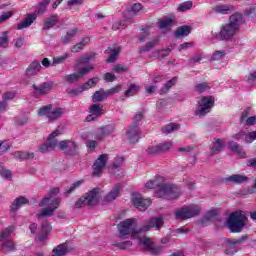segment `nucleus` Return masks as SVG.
Returning <instances> with one entry per match:
<instances>
[{
    "label": "nucleus",
    "mask_w": 256,
    "mask_h": 256,
    "mask_svg": "<svg viewBox=\"0 0 256 256\" xmlns=\"http://www.w3.org/2000/svg\"><path fill=\"white\" fill-rule=\"evenodd\" d=\"M191 33V27L190 26H181L175 31L176 37H187Z\"/></svg>",
    "instance_id": "nucleus-36"
},
{
    "label": "nucleus",
    "mask_w": 256,
    "mask_h": 256,
    "mask_svg": "<svg viewBox=\"0 0 256 256\" xmlns=\"http://www.w3.org/2000/svg\"><path fill=\"white\" fill-rule=\"evenodd\" d=\"M228 148L234 153H237V155H239V157H241L242 159H245V157H247V153L245 152V150H243V147H241V145L234 141L228 143Z\"/></svg>",
    "instance_id": "nucleus-25"
},
{
    "label": "nucleus",
    "mask_w": 256,
    "mask_h": 256,
    "mask_svg": "<svg viewBox=\"0 0 256 256\" xmlns=\"http://www.w3.org/2000/svg\"><path fill=\"white\" fill-rule=\"evenodd\" d=\"M63 113H65V110L63 108H53V105L51 104L41 107L38 111V115L40 117L45 116L50 122L61 119V117H63Z\"/></svg>",
    "instance_id": "nucleus-7"
},
{
    "label": "nucleus",
    "mask_w": 256,
    "mask_h": 256,
    "mask_svg": "<svg viewBox=\"0 0 256 256\" xmlns=\"http://www.w3.org/2000/svg\"><path fill=\"white\" fill-rule=\"evenodd\" d=\"M244 241H247V236H242L240 239H228L225 249L226 255H235L237 252V245H241Z\"/></svg>",
    "instance_id": "nucleus-15"
},
{
    "label": "nucleus",
    "mask_w": 256,
    "mask_h": 256,
    "mask_svg": "<svg viewBox=\"0 0 256 256\" xmlns=\"http://www.w3.org/2000/svg\"><path fill=\"white\" fill-rule=\"evenodd\" d=\"M164 181L163 177L158 176L154 180L148 181L146 187L147 189H157L156 197L161 199H177L181 195L179 188L173 184L164 183Z\"/></svg>",
    "instance_id": "nucleus-3"
},
{
    "label": "nucleus",
    "mask_w": 256,
    "mask_h": 256,
    "mask_svg": "<svg viewBox=\"0 0 256 256\" xmlns=\"http://www.w3.org/2000/svg\"><path fill=\"white\" fill-rule=\"evenodd\" d=\"M111 133H113V128L111 126H104L98 129L95 139L101 141L102 139H105V137H109Z\"/></svg>",
    "instance_id": "nucleus-27"
},
{
    "label": "nucleus",
    "mask_w": 256,
    "mask_h": 256,
    "mask_svg": "<svg viewBox=\"0 0 256 256\" xmlns=\"http://www.w3.org/2000/svg\"><path fill=\"white\" fill-rule=\"evenodd\" d=\"M103 113V106L101 104H93L90 106V115L86 117V121H95V119H97V117H101Z\"/></svg>",
    "instance_id": "nucleus-17"
},
{
    "label": "nucleus",
    "mask_w": 256,
    "mask_h": 256,
    "mask_svg": "<svg viewBox=\"0 0 256 256\" xmlns=\"http://www.w3.org/2000/svg\"><path fill=\"white\" fill-rule=\"evenodd\" d=\"M69 59V54H64L63 56H60L58 58L54 59V63L60 64V63H65Z\"/></svg>",
    "instance_id": "nucleus-62"
},
{
    "label": "nucleus",
    "mask_w": 256,
    "mask_h": 256,
    "mask_svg": "<svg viewBox=\"0 0 256 256\" xmlns=\"http://www.w3.org/2000/svg\"><path fill=\"white\" fill-rule=\"evenodd\" d=\"M18 159H33L35 154L33 152H16Z\"/></svg>",
    "instance_id": "nucleus-44"
},
{
    "label": "nucleus",
    "mask_w": 256,
    "mask_h": 256,
    "mask_svg": "<svg viewBox=\"0 0 256 256\" xmlns=\"http://www.w3.org/2000/svg\"><path fill=\"white\" fill-rule=\"evenodd\" d=\"M27 203H29V199L20 196L12 203L11 211H17L20 207H23V205H27Z\"/></svg>",
    "instance_id": "nucleus-31"
},
{
    "label": "nucleus",
    "mask_w": 256,
    "mask_h": 256,
    "mask_svg": "<svg viewBox=\"0 0 256 256\" xmlns=\"http://www.w3.org/2000/svg\"><path fill=\"white\" fill-rule=\"evenodd\" d=\"M59 135H61V131L59 130L52 132L48 136L47 141L39 146L40 153L55 151V148L58 146V149L61 151H67L69 155H77V150L79 149L77 143L71 140H63L58 143L57 138L55 137H59Z\"/></svg>",
    "instance_id": "nucleus-2"
},
{
    "label": "nucleus",
    "mask_w": 256,
    "mask_h": 256,
    "mask_svg": "<svg viewBox=\"0 0 256 256\" xmlns=\"http://www.w3.org/2000/svg\"><path fill=\"white\" fill-rule=\"evenodd\" d=\"M171 23H173V20L172 19H165L161 22H159V28L160 29H167L169 27H171Z\"/></svg>",
    "instance_id": "nucleus-55"
},
{
    "label": "nucleus",
    "mask_w": 256,
    "mask_h": 256,
    "mask_svg": "<svg viewBox=\"0 0 256 256\" xmlns=\"http://www.w3.org/2000/svg\"><path fill=\"white\" fill-rule=\"evenodd\" d=\"M116 79H117V76H115V74H113V73H106L104 75V80L107 83H113V81H115Z\"/></svg>",
    "instance_id": "nucleus-58"
},
{
    "label": "nucleus",
    "mask_w": 256,
    "mask_h": 256,
    "mask_svg": "<svg viewBox=\"0 0 256 256\" xmlns=\"http://www.w3.org/2000/svg\"><path fill=\"white\" fill-rule=\"evenodd\" d=\"M59 187H55L50 189L48 192V197H45L41 200L39 203L40 207L48 206L44 209H42L36 217L38 219H41L43 217H51L55 213L56 209H59V205H61V199L60 198H53L56 197V195H59Z\"/></svg>",
    "instance_id": "nucleus-4"
},
{
    "label": "nucleus",
    "mask_w": 256,
    "mask_h": 256,
    "mask_svg": "<svg viewBox=\"0 0 256 256\" xmlns=\"http://www.w3.org/2000/svg\"><path fill=\"white\" fill-rule=\"evenodd\" d=\"M201 213V207L199 206H186L176 211V219L185 221V219H191L192 217H197Z\"/></svg>",
    "instance_id": "nucleus-9"
},
{
    "label": "nucleus",
    "mask_w": 256,
    "mask_h": 256,
    "mask_svg": "<svg viewBox=\"0 0 256 256\" xmlns=\"http://www.w3.org/2000/svg\"><path fill=\"white\" fill-rule=\"evenodd\" d=\"M227 55L226 51H216L213 53L211 59L212 61H221Z\"/></svg>",
    "instance_id": "nucleus-48"
},
{
    "label": "nucleus",
    "mask_w": 256,
    "mask_h": 256,
    "mask_svg": "<svg viewBox=\"0 0 256 256\" xmlns=\"http://www.w3.org/2000/svg\"><path fill=\"white\" fill-rule=\"evenodd\" d=\"M139 85L137 84H130L128 89L125 91L124 95L126 97H133V95H137L139 93Z\"/></svg>",
    "instance_id": "nucleus-35"
},
{
    "label": "nucleus",
    "mask_w": 256,
    "mask_h": 256,
    "mask_svg": "<svg viewBox=\"0 0 256 256\" xmlns=\"http://www.w3.org/2000/svg\"><path fill=\"white\" fill-rule=\"evenodd\" d=\"M141 134V131L139 130V126L135 124L133 127H131L127 131V137L130 143H137L139 141V135Z\"/></svg>",
    "instance_id": "nucleus-21"
},
{
    "label": "nucleus",
    "mask_w": 256,
    "mask_h": 256,
    "mask_svg": "<svg viewBox=\"0 0 256 256\" xmlns=\"http://www.w3.org/2000/svg\"><path fill=\"white\" fill-rule=\"evenodd\" d=\"M193 146H184L178 148L179 153H191L193 151Z\"/></svg>",
    "instance_id": "nucleus-64"
},
{
    "label": "nucleus",
    "mask_w": 256,
    "mask_h": 256,
    "mask_svg": "<svg viewBox=\"0 0 256 256\" xmlns=\"http://www.w3.org/2000/svg\"><path fill=\"white\" fill-rule=\"evenodd\" d=\"M119 91H121V85H117L111 89H108L105 93L107 97H109L111 95H115V93H119Z\"/></svg>",
    "instance_id": "nucleus-56"
},
{
    "label": "nucleus",
    "mask_w": 256,
    "mask_h": 256,
    "mask_svg": "<svg viewBox=\"0 0 256 256\" xmlns=\"http://www.w3.org/2000/svg\"><path fill=\"white\" fill-rule=\"evenodd\" d=\"M36 19H37L36 14H28L27 17L18 24L17 29L21 30V29H27V27H31V25H33Z\"/></svg>",
    "instance_id": "nucleus-24"
},
{
    "label": "nucleus",
    "mask_w": 256,
    "mask_h": 256,
    "mask_svg": "<svg viewBox=\"0 0 256 256\" xmlns=\"http://www.w3.org/2000/svg\"><path fill=\"white\" fill-rule=\"evenodd\" d=\"M191 7H193V2L186 1L179 5L178 11H189V9H191Z\"/></svg>",
    "instance_id": "nucleus-50"
},
{
    "label": "nucleus",
    "mask_w": 256,
    "mask_h": 256,
    "mask_svg": "<svg viewBox=\"0 0 256 256\" xmlns=\"http://www.w3.org/2000/svg\"><path fill=\"white\" fill-rule=\"evenodd\" d=\"M98 82H99V78H97V77L89 79V80L82 86V91H85V90H87V89H90V87H93V86L97 85Z\"/></svg>",
    "instance_id": "nucleus-43"
},
{
    "label": "nucleus",
    "mask_w": 256,
    "mask_h": 256,
    "mask_svg": "<svg viewBox=\"0 0 256 256\" xmlns=\"http://www.w3.org/2000/svg\"><path fill=\"white\" fill-rule=\"evenodd\" d=\"M146 153H148V155H159V153H161L159 150V145L148 147Z\"/></svg>",
    "instance_id": "nucleus-54"
},
{
    "label": "nucleus",
    "mask_w": 256,
    "mask_h": 256,
    "mask_svg": "<svg viewBox=\"0 0 256 256\" xmlns=\"http://www.w3.org/2000/svg\"><path fill=\"white\" fill-rule=\"evenodd\" d=\"M121 189H123V185L121 184H116L111 191L104 196L103 201L104 203H111L112 201H115L117 197L121 194Z\"/></svg>",
    "instance_id": "nucleus-18"
},
{
    "label": "nucleus",
    "mask_w": 256,
    "mask_h": 256,
    "mask_svg": "<svg viewBox=\"0 0 256 256\" xmlns=\"http://www.w3.org/2000/svg\"><path fill=\"white\" fill-rule=\"evenodd\" d=\"M105 53H110V56L107 58L106 63H115V61H117V56L119 55V53H121V47H108L105 50Z\"/></svg>",
    "instance_id": "nucleus-26"
},
{
    "label": "nucleus",
    "mask_w": 256,
    "mask_h": 256,
    "mask_svg": "<svg viewBox=\"0 0 256 256\" xmlns=\"http://www.w3.org/2000/svg\"><path fill=\"white\" fill-rule=\"evenodd\" d=\"M215 104V99L212 96H205L199 102V106L195 111V115L198 117H205L209 111H211V107Z\"/></svg>",
    "instance_id": "nucleus-10"
},
{
    "label": "nucleus",
    "mask_w": 256,
    "mask_h": 256,
    "mask_svg": "<svg viewBox=\"0 0 256 256\" xmlns=\"http://www.w3.org/2000/svg\"><path fill=\"white\" fill-rule=\"evenodd\" d=\"M49 3H51V0L40 1L39 6H38L39 15H43V13H45V11H47V7L49 6Z\"/></svg>",
    "instance_id": "nucleus-42"
},
{
    "label": "nucleus",
    "mask_w": 256,
    "mask_h": 256,
    "mask_svg": "<svg viewBox=\"0 0 256 256\" xmlns=\"http://www.w3.org/2000/svg\"><path fill=\"white\" fill-rule=\"evenodd\" d=\"M177 83V77L172 78L171 80H169L164 87L162 88V92L163 93H167V91H169V89H171L173 87V85H175Z\"/></svg>",
    "instance_id": "nucleus-46"
},
{
    "label": "nucleus",
    "mask_w": 256,
    "mask_h": 256,
    "mask_svg": "<svg viewBox=\"0 0 256 256\" xmlns=\"http://www.w3.org/2000/svg\"><path fill=\"white\" fill-rule=\"evenodd\" d=\"M242 23H245V21H243V14L234 13L230 16V22L228 25H233L237 30H239V27L242 25Z\"/></svg>",
    "instance_id": "nucleus-28"
},
{
    "label": "nucleus",
    "mask_w": 256,
    "mask_h": 256,
    "mask_svg": "<svg viewBox=\"0 0 256 256\" xmlns=\"http://www.w3.org/2000/svg\"><path fill=\"white\" fill-rule=\"evenodd\" d=\"M81 185H83V180H79L74 182L70 187H68L65 190V195H71V193H73V191H75V189H78V187H81Z\"/></svg>",
    "instance_id": "nucleus-41"
},
{
    "label": "nucleus",
    "mask_w": 256,
    "mask_h": 256,
    "mask_svg": "<svg viewBox=\"0 0 256 256\" xmlns=\"http://www.w3.org/2000/svg\"><path fill=\"white\" fill-rule=\"evenodd\" d=\"M212 11L220 15H231L235 11V6L231 4H218L212 8Z\"/></svg>",
    "instance_id": "nucleus-19"
},
{
    "label": "nucleus",
    "mask_w": 256,
    "mask_h": 256,
    "mask_svg": "<svg viewBox=\"0 0 256 256\" xmlns=\"http://www.w3.org/2000/svg\"><path fill=\"white\" fill-rule=\"evenodd\" d=\"M3 101H11V99H15L14 92H6L2 95Z\"/></svg>",
    "instance_id": "nucleus-59"
},
{
    "label": "nucleus",
    "mask_w": 256,
    "mask_h": 256,
    "mask_svg": "<svg viewBox=\"0 0 256 256\" xmlns=\"http://www.w3.org/2000/svg\"><path fill=\"white\" fill-rule=\"evenodd\" d=\"M85 49L83 44L77 43L71 48V53H79V51H83Z\"/></svg>",
    "instance_id": "nucleus-63"
},
{
    "label": "nucleus",
    "mask_w": 256,
    "mask_h": 256,
    "mask_svg": "<svg viewBox=\"0 0 256 256\" xmlns=\"http://www.w3.org/2000/svg\"><path fill=\"white\" fill-rule=\"evenodd\" d=\"M9 43V37H7V32H4V36L0 38V47H7Z\"/></svg>",
    "instance_id": "nucleus-61"
},
{
    "label": "nucleus",
    "mask_w": 256,
    "mask_h": 256,
    "mask_svg": "<svg viewBox=\"0 0 256 256\" xmlns=\"http://www.w3.org/2000/svg\"><path fill=\"white\" fill-rule=\"evenodd\" d=\"M112 71H114V73H127L129 68L123 64H117L112 68Z\"/></svg>",
    "instance_id": "nucleus-47"
},
{
    "label": "nucleus",
    "mask_w": 256,
    "mask_h": 256,
    "mask_svg": "<svg viewBox=\"0 0 256 256\" xmlns=\"http://www.w3.org/2000/svg\"><path fill=\"white\" fill-rule=\"evenodd\" d=\"M51 224H49V222L45 221L42 223V234L38 236V240L40 242L45 241V239H47V235H49V233H51Z\"/></svg>",
    "instance_id": "nucleus-30"
},
{
    "label": "nucleus",
    "mask_w": 256,
    "mask_h": 256,
    "mask_svg": "<svg viewBox=\"0 0 256 256\" xmlns=\"http://www.w3.org/2000/svg\"><path fill=\"white\" fill-rule=\"evenodd\" d=\"M163 225H165L163 217H154L146 220L142 227L136 229L137 220L126 219L118 224V231L121 239H127V235L129 234H131L132 239H137L139 235H145V233H149L152 229L161 231Z\"/></svg>",
    "instance_id": "nucleus-1"
},
{
    "label": "nucleus",
    "mask_w": 256,
    "mask_h": 256,
    "mask_svg": "<svg viewBox=\"0 0 256 256\" xmlns=\"http://www.w3.org/2000/svg\"><path fill=\"white\" fill-rule=\"evenodd\" d=\"M0 175L4 179H11V171L5 168V166H0Z\"/></svg>",
    "instance_id": "nucleus-52"
},
{
    "label": "nucleus",
    "mask_w": 256,
    "mask_h": 256,
    "mask_svg": "<svg viewBox=\"0 0 256 256\" xmlns=\"http://www.w3.org/2000/svg\"><path fill=\"white\" fill-rule=\"evenodd\" d=\"M180 125L176 123H170L164 127H162V133L168 135V133H173V131H179Z\"/></svg>",
    "instance_id": "nucleus-37"
},
{
    "label": "nucleus",
    "mask_w": 256,
    "mask_h": 256,
    "mask_svg": "<svg viewBox=\"0 0 256 256\" xmlns=\"http://www.w3.org/2000/svg\"><path fill=\"white\" fill-rule=\"evenodd\" d=\"M93 69H95L93 65H88L86 67H83L79 71L65 76V81H67V83H75V81H79V79H83L85 75H89V72L93 71Z\"/></svg>",
    "instance_id": "nucleus-12"
},
{
    "label": "nucleus",
    "mask_w": 256,
    "mask_h": 256,
    "mask_svg": "<svg viewBox=\"0 0 256 256\" xmlns=\"http://www.w3.org/2000/svg\"><path fill=\"white\" fill-rule=\"evenodd\" d=\"M105 99H107V93L103 89L96 91L92 96V100L94 103H101L105 101Z\"/></svg>",
    "instance_id": "nucleus-32"
},
{
    "label": "nucleus",
    "mask_w": 256,
    "mask_h": 256,
    "mask_svg": "<svg viewBox=\"0 0 256 256\" xmlns=\"http://www.w3.org/2000/svg\"><path fill=\"white\" fill-rule=\"evenodd\" d=\"M173 147V143L171 142H164L162 144H158V149L160 153H165V151H169Z\"/></svg>",
    "instance_id": "nucleus-49"
},
{
    "label": "nucleus",
    "mask_w": 256,
    "mask_h": 256,
    "mask_svg": "<svg viewBox=\"0 0 256 256\" xmlns=\"http://www.w3.org/2000/svg\"><path fill=\"white\" fill-rule=\"evenodd\" d=\"M53 85V82H44L39 86L33 84L32 89H34V95H47L53 89Z\"/></svg>",
    "instance_id": "nucleus-16"
},
{
    "label": "nucleus",
    "mask_w": 256,
    "mask_h": 256,
    "mask_svg": "<svg viewBox=\"0 0 256 256\" xmlns=\"http://www.w3.org/2000/svg\"><path fill=\"white\" fill-rule=\"evenodd\" d=\"M116 247H118V249H129V247H132L133 246V242L131 241H125V242H119V243H116L115 244Z\"/></svg>",
    "instance_id": "nucleus-53"
},
{
    "label": "nucleus",
    "mask_w": 256,
    "mask_h": 256,
    "mask_svg": "<svg viewBox=\"0 0 256 256\" xmlns=\"http://www.w3.org/2000/svg\"><path fill=\"white\" fill-rule=\"evenodd\" d=\"M132 203L139 211H145L151 205V199H144L139 193L132 194Z\"/></svg>",
    "instance_id": "nucleus-14"
},
{
    "label": "nucleus",
    "mask_w": 256,
    "mask_h": 256,
    "mask_svg": "<svg viewBox=\"0 0 256 256\" xmlns=\"http://www.w3.org/2000/svg\"><path fill=\"white\" fill-rule=\"evenodd\" d=\"M208 89H211V87L206 82L197 84L195 86V91H197V93H204V91H208Z\"/></svg>",
    "instance_id": "nucleus-45"
},
{
    "label": "nucleus",
    "mask_w": 256,
    "mask_h": 256,
    "mask_svg": "<svg viewBox=\"0 0 256 256\" xmlns=\"http://www.w3.org/2000/svg\"><path fill=\"white\" fill-rule=\"evenodd\" d=\"M39 71H41V63L34 61L27 67L25 75L26 77H33L37 75Z\"/></svg>",
    "instance_id": "nucleus-23"
},
{
    "label": "nucleus",
    "mask_w": 256,
    "mask_h": 256,
    "mask_svg": "<svg viewBox=\"0 0 256 256\" xmlns=\"http://www.w3.org/2000/svg\"><path fill=\"white\" fill-rule=\"evenodd\" d=\"M246 221L247 216H245L242 211H236L229 216L227 220V227L232 233H241V231H243V227H245Z\"/></svg>",
    "instance_id": "nucleus-5"
},
{
    "label": "nucleus",
    "mask_w": 256,
    "mask_h": 256,
    "mask_svg": "<svg viewBox=\"0 0 256 256\" xmlns=\"http://www.w3.org/2000/svg\"><path fill=\"white\" fill-rule=\"evenodd\" d=\"M221 151H223V142L221 139H216L212 144L210 153L211 155H217V153H221Z\"/></svg>",
    "instance_id": "nucleus-34"
},
{
    "label": "nucleus",
    "mask_w": 256,
    "mask_h": 256,
    "mask_svg": "<svg viewBox=\"0 0 256 256\" xmlns=\"http://www.w3.org/2000/svg\"><path fill=\"white\" fill-rule=\"evenodd\" d=\"M245 143H253L256 139V131L245 133Z\"/></svg>",
    "instance_id": "nucleus-51"
},
{
    "label": "nucleus",
    "mask_w": 256,
    "mask_h": 256,
    "mask_svg": "<svg viewBox=\"0 0 256 256\" xmlns=\"http://www.w3.org/2000/svg\"><path fill=\"white\" fill-rule=\"evenodd\" d=\"M59 23V16L57 14H54L50 17H47L44 20V25L42 27L43 31H49V29H52V27H55Z\"/></svg>",
    "instance_id": "nucleus-22"
},
{
    "label": "nucleus",
    "mask_w": 256,
    "mask_h": 256,
    "mask_svg": "<svg viewBox=\"0 0 256 256\" xmlns=\"http://www.w3.org/2000/svg\"><path fill=\"white\" fill-rule=\"evenodd\" d=\"M13 17V12H5L0 16V23H5L8 19H11Z\"/></svg>",
    "instance_id": "nucleus-57"
},
{
    "label": "nucleus",
    "mask_w": 256,
    "mask_h": 256,
    "mask_svg": "<svg viewBox=\"0 0 256 256\" xmlns=\"http://www.w3.org/2000/svg\"><path fill=\"white\" fill-rule=\"evenodd\" d=\"M96 55L97 54L95 52H91L90 54H84L80 56L79 59L76 60V67L89 63V61L95 59Z\"/></svg>",
    "instance_id": "nucleus-29"
},
{
    "label": "nucleus",
    "mask_w": 256,
    "mask_h": 256,
    "mask_svg": "<svg viewBox=\"0 0 256 256\" xmlns=\"http://www.w3.org/2000/svg\"><path fill=\"white\" fill-rule=\"evenodd\" d=\"M99 188H94L78 199L75 203L76 209H81V207H85L86 205H97L100 199Z\"/></svg>",
    "instance_id": "nucleus-6"
},
{
    "label": "nucleus",
    "mask_w": 256,
    "mask_h": 256,
    "mask_svg": "<svg viewBox=\"0 0 256 256\" xmlns=\"http://www.w3.org/2000/svg\"><path fill=\"white\" fill-rule=\"evenodd\" d=\"M15 231V227L10 226L6 228L2 233H0V241H7L9 237H11V234Z\"/></svg>",
    "instance_id": "nucleus-39"
},
{
    "label": "nucleus",
    "mask_w": 256,
    "mask_h": 256,
    "mask_svg": "<svg viewBox=\"0 0 256 256\" xmlns=\"http://www.w3.org/2000/svg\"><path fill=\"white\" fill-rule=\"evenodd\" d=\"M238 31L239 30H237V27L227 23L221 26L219 33L212 32V37H214V39H220V41H231V39L237 35Z\"/></svg>",
    "instance_id": "nucleus-8"
},
{
    "label": "nucleus",
    "mask_w": 256,
    "mask_h": 256,
    "mask_svg": "<svg viewBox=\"0 0 256 256\" xmlns=\"http://www.w3.org/2000/svg\"><path fill=\"white\" fill-rule=\"evenodd\" d=\"M249 177L242 174H233L225 178L226 183H232L233 185H241V183H247Z\"/></svg>",
    "instance_id": "nucleus-20"
},
{
    "label": "nucleus",
    "mask_w": 256,
    "mask_h": 256,
    "mask_svg": "<svg viewBox=\"0 0 256 256\" xmlns=\"http://www.w3.org/2000/svg\"><path fill=\"white\" fill-rule=\"evenodd\" d=\"M142 9L143 5H141V3H135L130 7V11H132V13H139Z\"/></svg>",
    "instance_id": "nucleus-60"
},
{
    "label": "nucleus",
    "mask_w": 256,
    "mask_h": 256,
    "mask_svg": "<svg viewBox=\"0 0 256 256\" xmlns=\"http://www.w3.org/2000/svg\"><path fill=\"white\" fill-rule=\"evenodd\" d=\"M109 161V154H101L92 165V177H101L103 175V169Z\"/></svg>",
    "instance_id": "nucleus-11"
},
{
    "label": "nucleus",
    "mask_w": 256,
    "mask_h": 256,
    "mask_svg": "<svg viewBox=\"0 0 256 256\" xmlns=\"http://www.w3.org/2000/svg\"><path fill=\"white\" fill-rule=\"evenodd\" d=\"M2 242V249L4 251H15V242H13V240L7 239Z\"/></svg>",
    "instance_id": "nucleus-40"
},
{
    "label": "nucleus",
    "mask_w": 256,
    "mask_h": 256,
    "mask_svg": "<svg viewBox=\"0 0 256 256\" xmlns=\"http://www.w3.org/2000/svg\"><path fill=\"white\" fill-rule=\"evenodd\" d=\"M159 43V37H156L154 40L148 42L144 47L140 48V53H147L149 50L153 49L155 45Z\"/></svg>",
    "instance_id": "nucleus-38"
},
{
    "label": "nucleus",
    "mask_w": 256,
    "mask_h": 256,
    "mask_svg": "<svg viewBox=\"0 0 256 256\" xmlns=\"http://www.w3.org/2000/svg\"><path fill=\"white\" fill-rule=\"evenodd\" d=\"M52 256H63L69 253V248H67V243L59 245L57 248L53 249Z\"/></svg>",
    "instance_id": "nucleus-33"
},
{
    "label": "nucleus",
    "mask_w": 256,
    "mask_h": 256,
    "mask_svg": "<svg viewBox=\"0 0 256 256\" xmlns=\"http://www.w3.org/2000/svg\"><path fill=\"white\" fill-rule=\"evenodd\" d=\"M136 239L139 240V245H142L146 251H151L152 255H159L161 253L162 249L155 247V244L151 238L146 236L141 237V235H138Z\"/></svg>",
    "instance_id": "nucleus-13"
}]
</instances>
